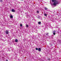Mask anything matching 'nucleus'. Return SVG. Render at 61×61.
Returning <instances> with one entry per match:
<instances>
[{
  "mask_svg": "<svg viewBox=\"0 0 61 61\" xmlns=\"http://www.w3.org/2000/svg\"><path fill=\"white\" fill-rule=\"evenodd\" d=\"M52 2H54V3L53 4V5H54V6H56V5L58 4V2L57 1H56V0H52Z\"/></svg>",
  "mask_w": 61,
  "mask_h": 61,
  "instance_id": "1",
  "label": "nucleus"
},
{
  "mask_svg": "<svg viewBox=\"0 0 61 61\" xmlns=\"http://www.w3.org/2000/svg\"><path fill=\"white\" fill-rule=\"evenodd\" d=\"M6 34H9V31L8 30H6L5 31Z\"/></svg>",
  "mask_w": 61,
  "mask_h": 61,
  "instance_id": "2",
  "label": "nucleus"
},
{
  "mask_svg": "<svg viewBox=\"0 0 61 61\" xmlns=\"http://www.w3.org/2000/svg\"><path fill=\"white\" fill-rule=\"evenodd\" d=\"M38 51L39 52H41V48H38Z\"/></svg>",
  "mask_w": 61,
  "mask_h": 61,
  "instance_id": "3",
  "label": "nucleus"
},
{
  "mask_svg": "<svg viewBox=\"0 0 61 61\" xmlns=\"http://www.w3.org/2000/svg\"><path fill=\"white\" fill-rule=\"evenodd\" d=\"M11 11L13 12H15V10L14 9H12L11 10Z\"/></svg>",
  "mask_w": 61,
  "mask_h": 61,
  "instance_id": "4",
  "label": "nucleus"
},
{
  "mask_svg": "<svg viewBox=\"0 0 61 61\" xmlns=\"http://www.w3.org/2000/svg\"><path fill=\"white\" fill-rule=\"evenodd\" d=\"M15 42H18V40L17 39L15 40Z\"/></svg>",
  "mask_w": 61,
  "mask_h": 61,
  "instance_id": "5",
  "label": "nucleus"
},
{
  "mask_svg": "<svg viewBox=\"0 0 61 61\" xmlns=\"http://www.w3.org/2000/svg\"><path fill=\"white\" fill-rule=\"evenodd\" d=\"M10 18H12L13 17V16L12 15H11L10 16Z\"/></svg>",
  "mask_w": 61,
  "mask_h": 61,
  "instance_id": "6",
  "label": "nucleus"
},
{
  "mask_svg": "<svg viewBox=\"0 0 61 61\" xmlns=\"http://www.w3.org/2000/svg\"><path fill=\"white\" fill-rule=\"evenodd\" d=\"M38 24H39V25H40V24H41V22L40 21L39 22H38Z\"/></svg>",
  "mask_w": 61,
  "mask_h": 61,
  "instance_id": "7",
  "label": "nucleus"
},
{
  "mask_svg": "<svg viewBox=\"0 0 61 61\" xmlns=\"http://www.w3.org/2000/svg\"><path fill=\"white\" fill-rule=\"evenodd\" d=\"M45 10H47L48 9L46 7H45Z\"/></svg>",
  "mask_w": 61,
  "mask_h": 61,
  "instance_id": "8",
  "label": "nucleus"
},
{
  "mask_svg": "<svg viewBox=\"0 0 61 61\" xmlns=\"http://www.w3.org/2000/svg\"><path fill=\"white\" fill-rule=\"evenodd\" d=\"M26 25V27H28V26H29L28 25Z\"/></svg>",
  "mask_w": 61,
  "mask_h": 61,
  "instance_id": "9",
  "label": "nucleus"
},
{
  "mask_svg": "<svg viewBox=\"0 0 61 61\" xmlns=\"http://www.w3.org/2000/svg\"><path fill=\"white\" fill-rule=\"evenodd\" d=\"M44 15L45 16H47V14H44Z\"/></svg>",
  "mask_w": 61,
  "mask_h": 61,
  "instance_id": "10",
  "label": "nucleus"
},
{
  "mask_svg": "<svg viewBox=\"0 0 61 61\" xmlns=\"http://www.w3.org/2000/svg\"><path fill=\"white\" fill-rule=\"evenodd\" d=\"M20 26L21 27H22V26H23V25H22V24H21L20 25Z\"/></svg>",
  "mask_w": 61,
  "mask_h": 61,
  "instance_id": "11",
  "label": "nucleus"
},
{
  "mask_svg": "<svg viewBox=\"0 0 61 61\" xmlns=\"http://www.w3.org/2000/svg\"><path fill=\"white\" fill-rule=\"evenodd\" d=\"M38 48H36V50H38Z\"/></svg>",
  "mask_w": 61,
  "mask_h": 61,
  "instance_id": "12",
  "label": "nucleus"
},
{
  "mask_svg": "<svg viewBox=\"0 0 61 61\" xmlns=\"http://www.w3.org/2000/svg\"><path fill=\"white\" fill-rule=\"evenodd\" d=\"M37 13H39V11H38V10H37Z\"/></svg>",
  "mask_w": 61,
  "mask_h": 61,
  "instance_id": "13",
  "label": "nucleus"
},
{
  "mask_svg": "<svg viewBox=\"0 0 61 61\" xmlns=\"http://www.w3.org/2000/svg\"><path fill=\"white\" fill-rule=\"evenodd\" d=\"M53 34L54 35H56V33H53Z\"/></svg>",
  "mask_w": 61,
  "mask_h": 61,
  "instance_id": "14",
  "label": "nucleus"
},
{
  "mask_svg": "<svg viewBox=\"0 0 61 61\" xmlns=\"http://www.w3.org/2000/svg\"><path fill=\"white\" fill-rule=\"evenodd\" d=\"M48 60H50V59L49 58H48Z\"/></svg>",
  "mask_w": 61,
  "mask_h": 61,
  "instance_id": "15",
  "label": "nucleus"
},
{
  "mask_svg": "<svg viewBox=\"0 0 61 61\" xmlns=\"http://www.w3.org/2000/svg\"><path fill=\"white\" fill-rule=\"evenodd\" d=\"M6 61H8V60H6Z\"/></svg>",
  "mask_w": 61,
  "mask_h": 61,
  "instance_id": "16",
  "label": "nucleus"
},
{
  "mask_svg": "<svg viewBox=\"0 0 61 61\" xmlns=\"http://www.w3.org/2000/svg\"><path fill=\"white\" fill-rule=\"evenodd\" d=\"M46 35H47V34H46Z\"/></svg>",
  "mask_w": 61,
  "mask_h": 61,
  "instance_id": "17",
  "label": "nucleus"
}]
</instances>
